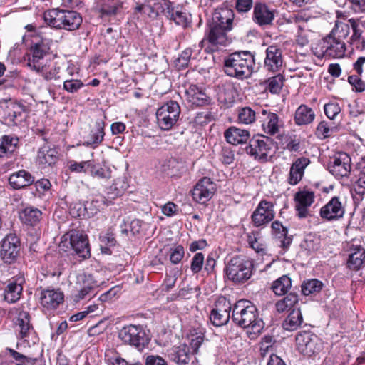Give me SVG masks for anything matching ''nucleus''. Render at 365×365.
I'll return each mask as SVG.
<instances>
[{
    "label": "nucleus",
    "mask_w": 365,
    "mask_h": 365,
    "mask_svg": "<svg viewBox=\"0 0 365 365\" xmlns=\"http://www.w3.org/2000/svg\"><path fill=\"white\" fill-rule=\"evenodd\" d=\"M350 106V114L354 118L363 115L365 110V106L363 100L358 99L355 101Z\"/></svg>",
    "instance_id": "59"
},
{
    "label": "nucleus",
    "mask_w": 365,
    "mask_h": 365,
    "mask_svg": "<svg viewBox=\"0 0 365 365\" xmlns=\"http://www.w3.org/2000/svg\"><path fill=\"white\" fill-rule=\"evenodd\" d=\"M329 170L336 178L346 176L351 170V158L343 152L335 154L329 163Z\"/></svg>",
    "instance_id": "19"
},
{
    "label": "nucleus",
    "mask_w": 365,
    "mask_h": 365,
    "mask_svg": "<svg viewBox=\"0 0 365 365\" xmlns=\"http://www.w3.org/2000/svg\"><path fill=\"white\" fill-rule=\"evenodd\" d=\"M322 282L318 279H310L304 282L302 286V292L304 295L308 296L319 292L322 289Z\"/></svg>",
    "instance_id": "53"
},
{
    "label": "nucleus",
    "mask_w": 365,
    "mask_h": 365,
    "mask_svg": "<svg viewBox=\"0 0 365 365\" xmlns=\"http://www.w3.org/2000/svg\"><path fill=\"white\" fill-rule=\"evenodd\" d=\"M315 114L313 110L304 104L299 106L294 113V123L297 125H305L313 122Z\"/></svg>",
    "instance_id": "36"
},
{
    "label": "nucleus",
    "mask_w": 365,
    "mask_h": 365,
    "mask_svg": "<svg viewBox=\"0 0 365 365\" xmlns=\"http://www.w3.org/2000/svg\"><path fill=\"white\" fill-rule=\"evenodd\" d=\"M69 240V243L76 254L82 259L91 257V248L86 235L76 230H71L61 238L60 246H63L64 242Z\"/></svg>",
    "instance_id": "9"
},
{
    "label": "nucleus",
    "mask_w": 365,
    "mask_h": 365,
    "mask_svg": "<svg viewBox=\"0 0 365 365\" xmlns=\"http://www.w3.org/2000/svg\"><path fill=\"white\" fill-rule=\"evenodd\" d=\"M365 259V252H354L350 255L348 260V267L354 270H358L362 266Z\"/></svg>",
    "instance_id": "55"
},
{
    "label": "nucleus",
    "mask_w": 365,
    "mask_h": 365,
    "mask_svg": "<svg viewBox=\"0 0 365 365\" xmlns=\"http://www.w3.org/2000/svg\"><path fill=\"white\" fill-rule=\"evenodd\" d=\"M344 208L336 197L323 206L320 210V216L327 220H337L343 217Z\"/></svg>",
    "instance_id": "27"
},
{
    "label": "nucleus",
    "mask_w": 365,
    "mask_h": 365,
    "mask_svg": "<svg viewBox=\"0 0 365 365\" xmlns=\"http://www.w3.org/2000/svg\"><path fill=\"white\" fill-rule=\"evenodd\" d=\"M23 288L21 284L10 282L4 290V299L9 303H14L20 299Z\"/></svg>",
    "instance_id": "44"
},
{
    "label": "nucleus",
    "mask_w": 365,
    "mask_h": 365,
    "mask_svg": "<svg viewBox=\"0 0 365 365\" xmlns=\"http://www.w3.org/2000/svg\"><path fill=\"white\" fill-rule=\"evenodd\" d=\"M181 109L175 101H169L156 111L157 123L163 130H170L179 120Z\"/></svg>",
    "instance_id": "7"
},
{
    "label": "nucleus",
    "mask_w": 365,
    "mask_h": 365,
    "mask_svg": "<svg viewBox=\"0 0 365 365\" xmlns=\"http://www.w3.org/2000/svg\"><path fill=\"white\" fill-rule=\"evenodd\" d=\"M204 341L202 334H192L188 339V344L184 343L178 346H173L168 354L170 359L178 365H186L198 354V349Z\"/></svg>",
    "instance_id": "5"
},
{
    "label": "nucleus",
    "mask_w": 365,
    "mask_h": 365,
    "mask_svg": "<svg viewBox=\"0 0 365 365\" xmlns=\"http://www.w3.org/2000/svg\"><path fill=\"white\" fill-rule=\"evenodd\" d=\"M310 160L306 157L296 159L290 167L287 181L292 185H296L303 178L305 168L309 165Z\"/></svg>",
    "instance_id": "29"
},
{
    "label": "nucleus",
    "mask_w": 365,
    "mask_h": 365,
    "mask_svg": "<svg viewBox=\"0 0 365 365\" xmlns=\"http://www.w3.org/2000/svg\"><path fill=\"white\" fill-rule=\"evenodd\" d=\"M118 336L124 343L139 347L145 343V333L138 326L128 325L120 329Z\"/></svg>",
    "instance_id": "21"
},
{
    "label": "nucleus",
    "mask_w": 365,
    "mask_h": 365,
    "mask_svg": "<svg viewBox=\"0 0 365 365\" xmlns=\"http://www.w3.org/2000/svg\"><path fill=\"white\" fill-rule=\"evenodd\" d=\"M50 43L47 39H41L32 43L30 48V55L27 65L33 71L39 69V66L44 64L41 61L48 54Z\"/></svg>",
    "instance_id": "17"
},
{
    "label": "nucleus",
    "mask_w": 365,
    "mask_h": 365,
    "mask_svg": "<svg viewBox=\"0 0 365 365\" xmlns=\"http://www.w3.org/2000/svg\"><path fill=\"white\" fill-rule=\"evenodd\" d=\"M254 264L252 259L237 255L231 258L226 265L227 278L235 283H244L252 275Z\"/></svg>",
    "instance_id": "4"
},
{
    "label": "nucleus",
    "mask_w": 365,
    "mask_h": 365,
    "mask_svg": "<svg viewBox=\"0 0 365 365\" xmlns=\"http://www.w3.org/2000/svg\"><path fill=\"white\" fill-rule=\"evenodd\" d=\"M338 130L336 126L329 125L328 122L322 121L316 129V135L320 139H325L331 137Z\"/></svg>",
    "instance_id": "49"
},
{
    "label": "nucleus",
    "mask_w": 365,
    "mask_h": 365,
    "mask_svg": "<svg viewBox=\"0 0 365 365\" xmlns=\"http://www.w3.org/2000/svg\"><path fill=\"white\" fill-rule=\"evenodd\" d=\"M272 140L267 136H262V138L252 139L250 145L246 147V153L255 158L267 160L270 155Z\"/></svg>",
    "instance_id": "18"
},
{
    "label": "nucleus",
    "mask_w": 365,
    "mask_h": 365,
    "mask_svg": "<svg viewBox=\"0 0 365 365\" xmlns=\"http://www.w3.org/2000/svg\"><path fill=\"white\" fill-rule=\"evenodd\" d=\"M224 137L228 143L237 145L246 143L250 139V132L245 129L232 126L225 131Z\"/></svg>",
    "instance_id": "31"
},
{
    "label": "nucleus",
    "mask_w": 365,
    "mask_h": 365,
    "mask_svg": "<svg viewBox=\"0 0 365 365\" xmlns=\"http://www.w3.org/2000/svg\"><path fill=\"white\" fill-rule=\"evenodd\" d=\"M42 213L41 210L34 207H26L19 213V219L22 223L34 226L41 220Z\"/></svg>",
    "instance_id": "37"
},
{
    "label": "nucleus",
    "mask_w": 365,
    "mask_h": 365,
    "mask_svg": "<svg viewBox=\"0 0 365 365\" xmlns=\"http://www.w3.org/2000/svg\"><path fill=\"white\" fill-rule=\"evenodd\" d=\"M234 19L233 11L228 8H220L215 10L209 23L217 27L231 30Z\"/></svg>",
    "instance_id": "26"
},
{
    "label": "nucleus",
    "mask_w": 365,
    "mask_h": 365,
    "mask_svg": "<svg viewBox=\"0 0 365 365\" xmlns=\"http://www.w3.org/2000/svg\"><path fill=\"white\" fill-rule=\"evenodd\" d=\"M187 101L192 105L203 106L208 103L209 98L205 91L196 85H190L185 91Z\"/></svg>",
    "instance_id": "33"
},
{
    "label": "nucleus",
    "mask_w": 365,
    "mask_h": 365,
    "mask_svg": "<svg viewBox=\"0 0 365 365\" xmlns=\"http://www.w3.org/2000/svg\"><path fill=\"white\" fill-rule=\"evenodd\" d=\"M60 67L53 66L50 68L46 63L39 66V69H35L34 71L40 73L42 77L46 81L58 80L61 78L60 75Z\"/></svg>",
    "instance_id": "47"
},
{
    "label": "nucleus",
    "mask_w": 365,
    "mask_h": 365,
    "mask_svg": "<svg viewBox=\"0 0 365 365\" xmlns=\"http://www.w3.org/2000/svg\"><path fill=\"white\" fill-rule=\"evenodd\" d=\"M254 66V56L249 51L231 53L224 61L225 73L240 79L249 78L253 72Z\"/></svg>",
    "instance_id": "3"
},
{
    "label": "nucleus",
    "mask_w": 365,
    "mask_h": 365,
    "mask_svg": "<svg viewBox=\"0 0 365 365\" xmlns=\"http://www.w3.org/2000/svg\"><path fill=\"white\" fill-rule=\"evenodd\" d=\"M298 295L290 292L283 299L277 301L275 307L278 312L282 313L293 308L298 303Z\"/></svg>",
    "instance_id": "43"
},
{
    "label": "nucleus",
    "mask_w": 365,
    "mask_h": 365,
    "mask_svg": "<svg viewBox=\"0 0 365 365\" xmlns=\"http://www.w3.org/2000/svg\"><path fill=\"white\" fill-rule=\"evenodd\" d=\"M57 153L54 148L45 144L38 151L37 162L43 168L54 165L58 159Z\"/></svg>",
    "instance_id": "34"
},
{
    "label": "nucleus",
    "mask_w": 365,
    "mask_h": 365,
    "mask_svg": "<svg viewBox=\"0 0 365 365\" xmlns=\"http://www.w3.org/2000/svg\"><path fill=\"white\" fill-rule=\"evenodd\" d=\"M34 181V178L25 170L13 173L9 178V185L15 190L24 188L31 185Z\"/></svg>",
    "instance_id": "32"
},
{
    "label": "nucleus",
    "mask_w": 365,
    "mask_h": 365,
    "mask_svg": "<svg viewBox=\"0 0 365 365\" xmlns=\"http://www.w3.org/2000/svg\"><path fill=\"white\" fill-rule=\"evenodd\" d=\"M302 323V314L299 309H293L283 322V327L288 331L296 330Z\"/></svg>",
    "instance_id": "41"
},
{
    "label": "nucleus",
    "mask_w": 365,
    "mask_h": 365,
    "mask_svg": "<svg viewBox=\"0 0 365 365\" xmlns=\"http://www.w3.org/2000/svg\"><path fill=\"white\" fill-rule=\"evenodd\" d=\"M98 287L97 282L93 281L91 276H84L83 287L73 294V300L78 302L86 298H91L95 294V289Z\"/></svg>",
    "instance_id": "35"
},
{
    "label": "nucleus",
    "mask_w": 365,
    "mask_h": 365,
    "mask_svg": "<svg viewBox=\"0 0 365 365\" xmlns=\"http://www.w3.org/2000/svg\"><path fill=\"white\" fill-rule=\"evenodd\" d=\"M276 340L274 336L267 335L262 337L259 343V354L262 358H265L268 354H274V345Z\"/></svg>",
    "instance_id": "46"
},
{
    "label": "nucleus",
    "mask_w": 365,
    "mask_h": 365,
    "mask_svg": "<svg viewBox=\"0 0 365 365\" xmlns=\"http://www.w3.org/2000/svg\"><path fill=\"white\" fill-rule=\"evenodd\" d=\"M318 47L319 51L315 53L318 57L343 58L346 47L344 41H340L329 35L322 39Z\"/></svg>",
    "instance_id": "10"
},
{
    "label": "nucleus",
    "mask_w": 365,
    "mask_h": 365,
    "mask_svg": "<svg viewBox=\"0 0 365 365\" xmlns=\"http://www.w3.org/2000/svg\"><path fill=\"white\" fill-rule=\"evenodd\" d=\"M19 143L17 138L4 135L0 139V158L8 157L16 148Z\"/></svg>",
    "instance_id": "40"
},
{
    "label": "nucleus",
    "mask_w": 365,
    "mask_h": 365,
    "mask_svg": "<svg viewBox=\"0 0 365 365\" xmlns=\"http://www.w3.org/2000/svg\"><path fill=\"white\" fill-rule=\"evenodd\" d=\"M122 5L118 1L113 3L112 5H104L101 11L104 15H115L118 13Z\"/></svg>",
    "instance_id": "64"
},
{
    "label": "nucleus",
    "mask_w": 365,
    "mask_h": 365,
    "mask_svg": "<svg viewBox=\"0 0 365 365\" xmlns=\"http://www.w3.org/2000/svg\"><path fill=\"white\" fill-rule=\"evenodd\" d=\"M291 287V279L287 275H283L272 283V289L275 294L284 295L288 292Z\"/></svg>",
    "instance_id": "45"
},
{
    "label": "nucleus",
    "mask_w": 365,
    "mask_h": 365,
    "mask_svg": "<svg viewBox=\"0 0 365 365\" xmlns=\"http://www.w3.org/2000/svg\"><path fill=\"white\" fill-rule=\"evenodd\" d=\"M215 190V184L213 181L210 178L204 177L192 189V199L196 202L205 204L212 197Z\"/></svg>",
    "instance_id": "16"
},
{
    "label": "nucleus",
    "mask_w": 365,
    "mask_h": 365,
    "mask_svg": "<svg viewBox=\"0 0 365 365\" xmlns=\"http://www.w3.org/2000/svg\"><path fill=\"white\" fill-rule=\"evenodd\" d=\"M191 55L192 50L190 48H186L184 51H182V53L178 58L177 66H178L180 68L187 67L189 63Z\"/></svg>",
    "instance_id": "62"
},
{
    "label": "nucleus",
    "mask_w": 365,
    "mask_h": 365,
    "mask_svg": "<svg viewBox=\"0 0 365 365\" xmlns=\"http://www.w3.org/2000/svg\"><path fill=\"white\" fill-rule=\"evenodd\" d=\"M296 344L298 351L307 356L319 353L322 349L319 338L315 334L309 331L299 333L296 336Z\"/></svg>",
    "instance_id": "11"
},
{
    "label": "nucleus",
    "mask_w": 365,
    "mask_h": 365,
    "mask_svg": "<svg viewBox=\"0 0 365 365\" xmlns=\"http://www.w3.org/2000/svg\"><path fill=\"white\" fill-rule=\"evenodd\" d=\"M16 331L18 332V339L26 344L27 346H31L38 342V339L36 331L30 322V314L25 311L19 312L15 322Z\"/></svg>",
    "instance_id": "8"
},
{
    "label": "nucleus",
    "mask_w": 365,
    "mask_h": 365,
    "mask_svg": "<svg viewBox=\"0 0 365 365\" xmlns=\"http://www.w3.org/2000/svg\"><path fill=\"white\" fill-rule=\"evenodd\" d=\"M128 188V184L124 178H118L115 179L113 185L109 187L108 193L111 195L110 197L115 198L123 193Z\"/></svg>",
    "instance_id": "51"
},
{
    "label": "nucleus",
    "mask_w": 365,
    "mask_h": 365,
    "mask_svg": "<svg viewBox=\"0 0 365 365\" xmlns=\"http://www.w3.org/2000/svg\"><path fill=\"white\" fill-rule=\"evenodd\" d=\"M26 110V106L13 100L0 103V118L9 125L16 124V120Z\"/></svg>",
    "instance_id": "13"
},
{
    "label": "nucleus",
    "mask_w": 365,
    "mask_h": 365,
    "mask_svg": "<svg viewBox=\"0 0 365 365\" xmlns=\"http://www.w3.org/2000/svg\"><path fill=\"white\" fill-rule=\"evenodd\" d=\"M351 195L356 205L361 204L365 195V174L361 173L358 180L354 183L351 189Z\"/></svg>",
    "instance_id": "38"
},
{
    "label": "nucleus",
    "mask_w": 365,
    "mask_h": 365,
    "mask_svg": "<svg viewBox=\"0 0 365 365\" xmlns=\"http://www.w3.org/2000/svg\"><path fill=\"white\" fill-rule=\"evenodd\" d=\"M352 30L353 34L351 37V43L357 48L364 49L365 47V41L362 36L365 29V21L362 17L351 18L349 20Z\"/></svg>",
    "instance_id": "30"
},
{
    "label": "nucleus",
    "mask_w": 365,
    "mask_h": 365,
    "mask_svg": "<svg viewBox=\"0 0 365 365\" xmlns=\"http://www.w3.org/2000/svg\"><path fill=\"white\" fill-rule=\"evenodd\" d=\"M274 19V11L269 9L266 4L257 3L254 6L253 21L259 26H266L272 24Z\"/></svg>",
    "instance_id": "28"
},
{
    "label": "nucleus",
    "mask_w": 365,
    "mask_h": 365,
    "mask_svg": "<svg viewBox=\"0 0 365 365\" xmlns=\"http://www.w3.org/2000/svg\"><path fill=\"white\" fill-rule=\"evenodd\" d=\"M324 113L329 119H334L340 113L341 108L336 103H329L324 105Z\"/></svg>",
    "instance_id": "61"
},
{
    "label": "nucleus",
    "mask_w": 365,
    "mask_h": 365,
    "mask_svg": "<svg viewBox=\"0 0 365 365\" xmlns=\"http://www.w3.org/2000/svg\"><path fill=\"white\" fill-rule=\"evenodd\" d=\"M282 52L276 45H271L266 49L264 68L271 72H278L282 66Z\"/></svg>",
    "instance_id": "25"
},
{
    "label": "nucleus",
    "mask_w": 365,
    "mask_h": 365,
    "mask_svg": "<svg viewBox=\"0 0 365 365\" xmlns=\"http://www.w3.org/2000/svg\"><path fill=\"white\" fill-rule=\"evenodd\" d=\"M274 216V204L270 201L262 200L252 212L251 220L255 227H259L272 221Z\"/></svg>",
    "instance_id": "14"
},
{
    "label": "nucleus",
    "mask_w": 365,
    "mask_h": 365,
    "mask_svg": "<svg viewBox=\"0 0 365 365\" xmlns=\"http://www.w3.org/2000/svg\"><path fill=\"white\" fill-rule=\"evenodd\" d=\"M64 300L63 293L59 289H46L41 290L39 297L41 305L47 310H54Z\"/></svg>",
    "instance_id": "23"
},
{
    "label": "nucleus",
    "mask_w": 365,
    "mask_h": 365,
    "mask_svg": "<svg viewBox=\"0 0 365 365\" xmlns=\"http://www.w3.org/2000/svg\"><path fill=\"white\" fill-rule=\"evenodd\" d=\"M231 304L225 298L219 299L215 307L211 311L210 319L216 327L225 324L230 317Z\"/></svg>",
    "instance_id": "22"
},
{
    "label": "nucleus",
    "mask_w": 365,
    "mask_h": 365,
    "mask_svg": "<svg viewBox=\"0 0 365 365\" xmlns=\"http://www.w3.org/2000/svg\"><path fill=\"white\" fill-rule=\"evenodd\" d=\"M348 82L352 86L356 92H363L365 90V83L361 78V76L351 75L348 78Z\"/></svg>",
    "instance_id": "60"
},
{
    "label": "nucleus",
    "mask_w": 365,
    "mask_h": 365,
    "mask_svg": "<svg viewBox=\"0 0 365 365\" xmlns=\"http://www.w3.org/2000/svg\"><path fill=\"white\" fill-rule=\"evenodd\" d=\"M349 34V24L341 21H336L334 27L332 29L331 33L329 35L340 41H344L345 38H346Z\"/></svg>",
    "instance_id": "50"
},
{
    "label": "nucleus",
    "mask_w": 365,
    "mask_h": 365,
    "mask_svg": "<svg viewBox=\"0 0 365 365\" xmlns=\"http://www.w3.org/2000/svg\"><path fill=\"white\" fill-rule=\"evenodd\" d=\"M272 235L278 239L281 240V246L285 247V241L287 240V244H289V240L286 238L288 230L284 227L279 220L273 221L271 224Z\"/></svg>",
    "instance_id": "48"
},
{
    "label": "nucleus",
    "mask_w": 365,
    "mask_h": 365,
    "mask_svg": "<svg viewBox=\"0 0 365 365\" xmlns=\"http://www.w3.org/2000/svg\"><path fill=\"white\" fill-rule=\"evenodd\" d=\"M185 255L184 247L177 245L170 249V261L174 264H178Z\"/></svg>",
    "instance_id": "56"
},
{
    "label": "nucleus",
    "mask_w": 365,
    "mask_h": 365,
    "mask_svg": "<svg viewBox=\"0 0 365 365\" xmlns=\"http://www.w3.org/2000/svg\"><path fill=\"white\" fill-rule=\"evenodd\" d=\"M135 10L138 12L143 13L150 18H156L160 13L164 15V0L161 2H155L153 6L148 4H140L135 7Z\"/></svg>",
    "instance_id": "39"
},
{
    "label": "nucleus",
    "mask_w": 365,
    "mask_h": 365,
    "mask_svg": "<svg viewBox=\"0 0 365 365\" xmlns=\"http://www.w3.org/2000/svg\"><path fill=\"white\" fill-rule=\"evenodd\" d=\"M256 119V113L254 110L250 107H243L239 109L238 121L243 124H251Z\"/></svg>",
    "instance_id": "52"
},
{
    "label": "nucleus",
    "mask_w": 365,
    "mask_h": 365,
    "mask_svg": "<svg viewBox=\"0 0 365 365\" xmlns=\"http://www.w3.org/2000/svg\"><path fill=\"white\" fill-rule=\"evenodd\" d=\"M83 86V83L81 80L70 79L66 80L63 82V88L68 93H76Z\"/></svg>",
    "instance_id": "57"
},
{
    "label": "nucleus",
    "mask_w": 365,
    "mask_h": 365,
    "mask_svg": "<svg viewBox=\"0 0 365 365\" xmlns=\"http://www.w3.org/2000/svg\"><path fill=\"white\" fill-rule=\"evenodd\" d=\"M314 199L315 194L312 190L305 188L299 190L294 196L297 216L299 218L309 216V207L314 203Z\"/></svg>",
    "instance_id": "15"
},
{
    "label": "nucleus",
    "mask_w": 365,
    "mask_h": 365,
    "mask_svg": "<svg viewBox=\"0 0 365 365\" xmlns=\"http://www.w3.org/2000/svg\"><path fill=\"white\" fill-rule=\"evenodd\" d=\"M230 29L217 27L211 23L207 24V29L202 40L199 43V47L202 48L206 44L205 50L207 52H215L220 46H226L230 41L227 35Z\"/></svg>",
    "instance_id": "6"
},
{
    "label": "nucleus",
    "mask_w": 365,
    "mask_h": 365,
    "mask_svg": "<svg viewBox=\"0 0 365 365\" xmlns=\"http://www.w3.org/2000/svg\"><path fill=\"white\" fill-rule=\"evenodd\" d=\"M284 78L282 75L278 74L267 80V88L272 93H279L283 86Z\"/></svg>",
    "instance_id": "54"
},
{
    "label": "nucleus",
    "mask_w": 365,
    "mask_h": 365,
    "mask_svg": "<svg viewBox=\"0 0 365 365\" xmlns=\"http://www.w3.org/2000/svg\"><path fill=\"white\" fill-rule=\"evenodd\" d=\"M164 16L175 24L185 28L190 24V15L179 5L173 6L172 2L164 0Z\"/></svg>",
    "instance_id": "20"
},
{
    "label": "nucleus",
    "mask_w": 365,
    "mask_h": 365,
    "mask_svg": "<svg viewBox=\"0 0 365 365\" xmlns=\"http://www.w3.org/2000/svg\"><path fill=\"white\" fill-rule=\"evenodd\" d=\"M204 255L201 252L196 253L191 261L190 269L195 274L201 271L204 264Z\"/></svg>",
    "instance_id": "58"
},
{
    "label": "nucleus",
    "mask_w": 365,
    "mask_h": 365,
    "mask_svg": "<svg viewBox=\"0 0 365 365\" xmlns=\"http://www.w3.org/2000/svg\"><path fill=\"white\" fill-rule=\"evenodd\" d=\"M44 22L51 28L67 31L78 30L83 22L80 13L74 10L52 9L43 13Z\"/></svg>",
    "instance_id": "2"
},
{
    "label": "nucleus",
    "mask_w": 365,
    "mask_h": 365,
    "mask_svg": "<svg viewBox=\"0 0 365 365\" xmlns=\"http://www.w3.org/2000/svg\"><path fill=\"white\" fill-rule=\"evenodd\" d=\"M262 115L261 126L263 132L269 135H274L279 133L281 128H283V123L278 115L263 109Z\"/></svg>",
    "instance_id": "24"
},
{
    "label": "nucleus",
    "mask_w": 365,
    "mask_h": 365,
    "mask_svg": "<svg viewBox=\"0 0 365 365\" xmlns=\"http://www.w3.org/2000/svg\"><path fill=\"white\" fill-rule=\"evenodd\" d=\"M105 122L98 119L95 122V128L90 133L89 140L87 142L88 145H99L103 140L105 132Z\"/></svg>",
    "instance_id": "42"
},
{
    "label": "nucleus",
    "mask_w": 365,
    "mask_h": 365,
    "mask_svg": "<svg viewBox=\"0 0 365 365\" xmlns=\"http://www.w3.org/2000/svg\"><path fill=\"white\" fill-rule=\"evenodd\" d=\"M232 319L239 327L250 328V334H259L264 328V322L259 317L256 307L247 300H240L232 309Z\"/></svg>",
    "instance_id": "1"
},
{
    "label": "nucleus",
    "mask_w": 365,
    "mask_h": 365,
    "mask_svg": "<svg viewBox=\"0 0 365 365\" xmlns=\"http://www.w3.org/2000/svg\"><path fill=\"white\" fill-rule=\"evenodd\" d=\"M34 185L37 192H38L40 194H43L51 189V183L49 180L42 178L37 180Z\"/></svg>",
    "instance_id": "63"
},
{
    "label": "nucleus",
    "mask_w": 365,
    "mask_h": 365,
    "mask_svg": "<svg viewBox=\"0 0 365 365\" xmlns=\"http://www.w3.org/2000/svg\"><path fill=\"white\" fill-rule=\"evenodd\" d=\"M20 240L15 234H8L1 240L0 257L4 262H14L19 255Z\"/></svg>",
    "instance_id": "12"
}]
</instances>
